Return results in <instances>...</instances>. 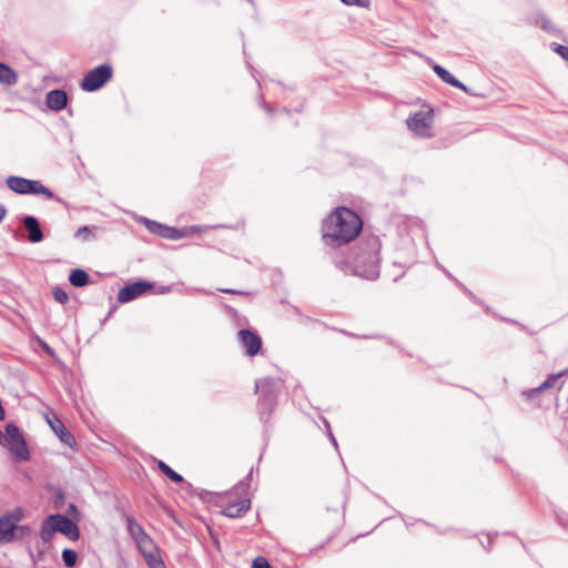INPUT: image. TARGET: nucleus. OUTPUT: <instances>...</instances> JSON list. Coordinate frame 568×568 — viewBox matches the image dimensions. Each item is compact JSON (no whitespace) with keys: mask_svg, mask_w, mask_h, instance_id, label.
Here are the masks:
<instances>
[{"mask_svg":"<svg viewBox=\"0 0 568 568\" xmlns=\"http://www.w3.org/2000/svg\"><path fill=\"white\" fill-rule=\"evenodd\" d=\"M362 229L361 216L345 206H339L325 219L323 239L331 240L332 243H349L358 237Z\"/></svg>","mask_w":568,"mask_h":568,"instance_id":"obj_1","label":"nucleus"},{"mask_svg":"<svg viewBox=\"0 0 568 568\" xmlns=\"http://www.w3.org/2000/svg\"><path fill=\"white\" fill-rule=\"evenodd\" d=\"M221 505H223L222 514L230 518L242 517L251 507L248 497V485L240 483L232 490L221 496Z\"/></svg>","mask_w":568,"mask_h":568,"instance_id":"obj_2","label":"nucleus"},{"mask_svg":"<svg viewBox=\"0 0 568 568\" xmlns=\"http://www.w3.org/2000/svg\"><path fill=\"white\" fill-rule=\"evenodd\" d=\"M144 227H146L151 233L166 240L185 239L203 232L201 226H186L183 229H176L148 219H144Z\"/></svg>","mask_w":568,"mask_h":568,"instance_id":"obj_3","label":"nucleus"},{"mask_svg":"<svg viewBox=\"0 0 568 568\" xmlns=\"http://www.w3.org/2000/svg\"><path fill=\"white\" fill-rule=\"evenodd\" d=\"M6 183L11 191L19 194H42L47 199L53 197V193L39 181L28 180L20 176H9Z\"/></svg>","mask_w":568,"mask_h":568,"instance_id":"obj_4","label":"nucleus"},{"mask_svg":"<svg viewBox=\"0 0 568 568\" xmlns=\"http://www.w3.org/2000/svg\"><path fill=\"white\" fill-rule=\"evenodd\" d=\"M113 69L109 64H101L90 70L81 82V88L84 91L92 92L102 88L108 81L111 80Z\"/></svg>","mask_w":568,"mask_h":568,"instance_id":"obj_5","label":"nucleus"},{"mask_svg":"<svg viewBox=\"0 0 568 568\" xmlns=\"http://www.w3.org/2000/svg\"><path fill=\"white\" fill-rule=\"evenodd\" d=\"M6 443L9 447L10 452L19 459L21 460H28L30 458V453L27 447V443L18 428L14 424H8L6 426Z\"/></svg>","mask_w":568,"mask_h":568,"instance_id":"obj_6","label":"nucleus"},{"mask_svg":"<svg viewBox=\"0 0 568 568\" xmlns=\"http://www.w3.org/2000/svg\"><path fill=\"white\" fill-rule=\"evenodd\" d=\"M22 517L23 511L20 508L0 517V544H9L14 540L16 524H18Z\"/></svg>","mask_w":568,"mask_h":568,"instance_id":"obj_7","label":"nucleus"},{"mask_svg":"<svg viewBox=\"0 0 568 568\" xmlns=\"http://www.w3.org/2000/svg\"><path fill=\"white\" fill-rule=\"evenodd\" d=\"M44 419L53 430V433L59 437V439L67 446L72 449L77 448L75 437L68 430L62 420L53 413H45Z\"/></svg>","mask_w":568,"mask_h":568,"instance_id":"obj_8","label":"nucleus"},{"mask_svg":"<svg viewBox=\"0 0 568 568\" xmlns=\"http://www.w3.org/2000/svg\"><path fill=\"white\" fill-rule=\"evenodd\" d=\"M434 120L433 110H428L425 112H418L408 118L407 126L415 134L419 136H428V130L430 129Z\"/></svg>","mask_w":568,"mask_h":568,"instance_id":"obj_9","label":"nucleus"},{"mask_svg":"<svg viewBox=\"0 0 568 568\" xmlns=\"http://www.w3.org/2000/svg\"><path fill=\"white\" fill-rule=\"evenodd\" d=\"M144 560L149 568H168L158 546L144 534Z\"/></svg>","mask_w":568,"mask_h":568,"instance_id":"obj_10","label":"nucleus"},{"mask_svg":"<svg viewBox=\"0 0 568 568\" xmlns=\"http://www.w3.org/2000/svg\"><path fill=\"white\" fill-rule=\"evenodd\" d=\"M239 338L245 348L246 355L255 356L260 353L262 339L256 333L250 329H241L239 332Z\"/></svg>","mask_w":568,"mask_h":568,"instance_id":"obj_11","label":"nucleus"},{"mask_svg":"<svg viewBox=\"0 0 568 568\" xmlns=\"http://www.w3.org/2000/svg\"><path fill=\"white\" fill-rule=\"evenodd\" d=\"M51 520H54L57 531L63 534L70 540L79 539V528L70 518L55 514L51 515Z\"/></svg>","mask_w":568,"mask_h":568,"instance_id":"obj_12","label":"nucleus"},{"mask_svg":"<svg viewBox=\"0 0 568 568\" xmlns=\"http://www.w3.org/2000/svg\"><path fill=\"white\" fill-rule=\"evenodd\" d=\"M142 295V281L134 282L130 285L122 287L118 293V301L120 303H128Z\"/></svg>","mask_w":568,"mask_h":568,"instance_id":"obj_13","label":"nucleus"},{"mask_svg":"<svg viewBox=\"0 0 568 568\" xmlns=\"http://www.w3.org/2000/svg\"><path fill=\"white\" fill-rule=\"evenodd\" d=\"M68 102L67 93L62 90H52L47 95V105L53 111L62 110Z\"/></svg>","mask_w":568,"mask_h":568,"instance_id":"obj_14","label":"nucleus"},{"mask_svg":"<svg viewBox=\"0 0 568 568\" xmlns=\"http://www.w3.org/2000/svg\"><path fill=\"white\" fill-rule=\"evenodd\" d=\"M23 225L27 229V231L29 232L28 239L30 242L38 243V242L42 241L43 234H42V231L40 230L39 222L36 217H33V216L24 217Z\"/></svg>","mask_w":568,"mask_h":568,"instance_id":"obj_15","label":"nucleus"},{"mask_svg":"<svg viewBox=\"0 0 568 568\" xmlns=\"http://www.w3.org/2000/svg\"><path fill=\"white\" fill-rule=\"evenodd\" d=\"M433 70L444 82H446L455 88H458L463 91H467V88L460 81H458L454 75H452L445 68L436 64V65H434Z\"/></svg>","mask_w":568,"mask_h":568,"instance_id":"obj_16","label":"nucleus"},{"mask_svg":"<svg viewBox=\"0 0 568 568\" xmlns=\"http://www.w3.org/2000/svg\"><path fill=\"white\" fill-rule=\"evenodd\" d=\"M57 532L54 520H51V515L44 519L41 526L40 537L43 544H48Z\"/></svg>","mask_w":568,"mask_h":568,"instance_id":"obj_17","label":"nucleus"},{"mask_svg":"<svg viewBox=\"0 0 568 568\" xmlns=\"http://www.w3.org/2000/svg\"><path fill=\"white\" fill-rule=\"evenodd\" d=\"M69 281L74 287H83L89 284V274L81 268H74L69 275Z\"/></svg>","mask_w":568,"mask_h":568,"instance_id":"obj_18","label":"nucleus"},{"mask_svg":"<svg viewBox=\"0 0 568 568\" xmlns=\"http://www.w3.org/2000/svg\"><path fill=\"white\" fill-rule=\"evenodd\" d=\"M17 73L7 64L0 62V82L7 85L16 84Z\"/></svg>","mask_w":568,"mask_h":568,"instance_id":"obj_19","label":"nucleus"},{"mask_svg":"<svg viewBox=\"0 0 568 568\" xmlns=\"http://www.w3.org/2000/svg\"><path fill=\"white\" fill-rule=\"evenodd\" d=\"M126 526L130 535L133 537L136 547L142 550V528L138 523H135L132 518H126Z\"/></svg>","mask_w":568,"mask_h":568,"instance_id":"obj_20","label":"nucleus"},{"mask_svg":"<svg viewBox=\"0 0 568 568\" xmlns=\"http://www.w3.org/2000/svg\"><path fill=\"white\" fill-rule=\"evenodd\" d=\"M566 373H567V371H561V372L550 375L541 385H539L537 388L532 389L531 393L541 392V390L551 388L555 385V383L557 382V379L560 378L561 376H564Z\"/></svg>","mask_w":568,"mask_h":568,"instance_id":"obj_21","label":"nucleus"},{"mask_svg":"<svg viewBox=\"0 0 568 568\" xmlns=\"http://www.w3.org/2000/svg\"><path fill=\"white\" fill-rule=\"evenodd\" d=\"M159 465V468L161 469V471L166 476L169 477L172 481L174 483H181L183 481V477L178 474L176 471H174L170 466H168L164 462L160 460L158 463Z\"/></svg>","mask_w":568,"mask_h":568,"instance_id":"obj_22","label":"nucleus"},{"mask_svg":"<svg viewBox=\"0 0 568 568\" xmlns=\"http://www.w3.org/2000/svg\"><path fill=\"white\" fill-rule=\"evenodd\" d=\"M78 555L72 549H64L62 551V559L68 567H73L77 562Z\"/></svg>","mask_w":568,"mask_h":568,"instance_id":"obj_23","label":"nucleus"},{"mask_svg":"<svg viewBox=\"0 0 568 568\" xmlns=\"http://www.w3.org/2000/svg\"><path fill=\"white\" fill-rule=\"evenodd\" d=\"M144 293L151 292L154 294H164L170 292V286H160L159 288H155L154 284L145 282L143 284Z\"/></svg>","mask_w":568,"mask_h":568,"instance_id":"obj_24","label":"nucleus"},{"mask_svg":"<svg viewBox=\"0 0 568 568\" xmlns=\"http://www.w3.org/2000/svg\"><path fill=\"white\" fill-rule=\"evenodd\" d=\"M30 527L28 526H19L18 524H16V528H14V540L18 539V540H21L26 537H28L30 535Z\"/></svg>","mask_w":568,"mask_h":568,"instance_id":"obj_25","label":"nucleus"},{"mask_svg":"<svg viewBox=\"0 0 568 568\" xmlns=\"http://www.w3.org/2000/svg\"><path fill=\"white\" fill-rule=\"evenodd\" d=\"M52 293L58 303L65 304L69 301L68 293L60 287H55Z\"/></svg>","mask_w":568,"mask_h":568,"instance_id":"obj_26","label":"nucleus"},{"mask_svg":"<svg viewBox=\"0 0 568 568\" xmlns=\"http://www.w3.org/2000/svg\"><path fill=\"white\" fill-rule=\"evenodd\" d=\"M343 3L347 6H357L362 8H368L371 4V0H341Z\"/></svg>","mask_w":568,"mask_h":568,"instance_id":"obj_27","label":"nucleus"},{"mask_svg":"<svg viewBox=\"0 0 568 568\" xmlns=\"http://www.w3.org/2000/svg\"><path fill=\"white\" fill-rule=\"evenodd\" d=\"M252 568H272L270 562L264 557H257L254 559Z\"/></svg>","mask_w":568,"mask_h":568,"instance_id":"obj_28","label":"nucleus"},{"mask_svg":"<svg viewBox=\"0 0 568 568\" xmlns=\"http://www.w3.org/2000/svg\"><path fill=\"white\" fill-rule=\"evenodd\" d=\"M554 51L568 62V47L555 44Z\"/></svg>","mask_w":568,"mask_h":568,"instance_id":"obj_29","label":"nucleus"},{"mask_svg":"<svg viewBox=\"0 0 568 568\" xmlns=\"http://www.w3.org/2000/svg\"><path fill=\"white\" fill-rule=\"evenodd\" d=\"M220 291L223 293H227V294H241L240 291L230 290V288H221Z\"/></svg>","mask_w":568,"mask_h":568,"instance_id":"obj_30","label":"nucleus"},{"mask_svg":"<svg viewBox=\"0 0 568 568\" xmlns=\"http://www.w3.org/2000/svg\"><path fill=\"white\" fill-rule=\"evenodd\" d=\"M4 214H6V210L3 206L0 205V222L3 220Z\"/></svg>","mask_w":568,"mask_h":568,"instance_id":"obj_31","label":"nucleus"},{"mask_svg":"<svg viewBox=\"0 0 568 568\" xmlns=\"http://www.w3.org/2000/svg\"><path fill=\"white\" fill-rule=\"evenodd\" d=\"M264 384H266V382H262L261 384H256V386H255L256 390L260 389V387H262Z\"/></svg>","mask_w":568,"mask_h":568,"instance_id":"obj_32","label":"nucleus"},{"mask_svg":"<svg viewBox=\"0 0 568 568\" xmlns=\"http://www.w3.org/2000/svg\"><path fill=\"white\" fill-rule=\"evenodd\" d=\"M43 551H44V550H40V551H39L38 559H41Z\"/></svg>","mask_w":568,"mask_h":568,"instance_id":"obj_33","label":"nucleus"},{"mask_svg":"<svg viewBox=\"0 0 568 568\" xmlns=\"http://www.w3.org/2000/svg\"><path fill=\"white\" fill-rule=\"evenodd\" d=\"M88 229L87 227H83V229H80L79 232H83V233H87Z\"/></svg>","mask_w":568,"mask_h":568,"instance_id":"obj_34","label":"nucleus"},{"mask_svg":"<svg viewBox=\"0 0 568 568\" xmlns=\"http://www.w3.org/2000/svg\"><path fill=\"white\" fill-rule=\"evenodd\" d=\"M2 438V432L0 430V439Z\"/></svg>","mask_w":568,"mask_h":568,"instance_id":"obj_35","label":"nucleus"}]
</instances>
